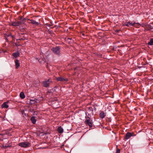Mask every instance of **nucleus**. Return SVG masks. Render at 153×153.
Segmentation results:
<instances>
[{"label":"nucleus","mask_w":153,"mask_h":153,"mask_svg":"<svg viewBox=\"0 0 153 153\" xmlns=\"http://www.w3.org/2000/svg\"><path fill=\"white\" fill-rule=\"evenodd\" d=\"M36 118V117L35 116H33L31 118V120L32 123L33 124H35L36 122V120L35 119Z\"/></svg>","instance_id":"10"},{"label":"nucleus","mask_w":153,"mask_h":153,"mask_svg":"<svg viewBox=\"0 0 153 153\" xmlns=\"http://www.w3.org/2000/svg\"><path fill=\"white\" fill-rule=\"evenodd\" d=\"M66 40L69 43H70L71 42L72 38H67Z\"/></svg>","instance_id":"22"},{"label":"nucleus","mask_w":153,"mask_h":153,"mask_svg":"<svg viewBox=\"0 0 153 153\" xmlns=\"http://www.w3.org/2000/svg\"><path fill=\"white\" fill-rule=\"evenodd\" d=\"M93 107H94V108L95 110L96 111V108L94 106H93Z\"/></svg>","instance_id":"27"},{"label":"nucleus","mask_w":153,"mask_h":153,"mask_svg":"<svg viewBox=\"0 0 153 153\" xmlns=\"http://www.w3.org/2000/svg\"><path fill=\"white\" fill-rule=\"evenodd\" d=\"M58 132L59 133L61 134L63 132V130L62 128V127L60 126H59L57 129Z\"/></svg>","instance_id":"13"},{"label":"nucleus","mask_w":153,"mask_h":153,"mask_svg":"<svg viewBox=\"0 0 153 153\" xmlns=\"http://www.w3.org/2000/svg\"><path fill=\"white\" fill-rule=\"evenodd\" d=\"M31 23L32 24H34L37 25H39V23L38 22H36L35 20H31Z\"/></svg>","instance_id":"18"},{"label":"nucleus","mask_w":153,"mask_h":153,"mask_svg":"<svg viewBox=\"0 0 153 153\" xmlns=\"http://www.w3.org/2000/svg\"><path fill=\"white\" fill-rule=\"evenodd\" d=\"M105 113L103 111L101 112L100 114V117L103 119L105 117Z\"/></svg>","instance_id":"12"},{"label":"nucleus","mask_w":153,"mask_h":153,"mask_svg":"<svg viewBox=\"0 0 153 153\" xmlns=\"http://www.w3.org/2000/svg\"><path fill=\"white\" fill-rule=\"evenodd\" d=\"M37 99L30 100V104H35L36 102Z\"/></svg>","instance_id":"17"},{"label":"nucleus","mask_w":153,"mask_h":153,"mask_svg":"<svg viewBox=\"0 0 153 153\" xmlns=\"http://www.w3.org/2000/svg\"><path fill=\"white\" fill-rule=\"evenodd\" d=\"M52 82V81L50 79L47 80H45L43 82V86L45 87H48L49 86V85Z\"/></svg>","instance_id":"4"},{"label":"nucleus","mask_w":153,"mask_h":153,"mask_svg":"<svg viewBox=\"0 0 153 153\" xmlns=\"http://www.w3.org/2000/svg\"><path fill=\"white\" fill-rule=\"evenodd\" d=\"M20 53L18 51H17L16 52L14 53L13 54V56L14 57H17L19 56Z\"/></svg>","instance_id":"14"},{"label":"nucleus","mask_w":153,"mask_h":153,"mask_svg":"<svg viewBox=\"0 0 153 153\" xmlns=\"http://www.w3.org/2000/svg\"><path fill=\"white\" fill-rule=\"evenodd\" d=\"M52 51L55 54L57 55L58 56H60L61 55V53L60 52V47L59 46H56L53 47L51 49Z\"/></svg>","instance_id":"2"},{"label":"nucleus","mask_w":153,"mask_h":153,"mask_svg":"<svg viewBox=\"0 0 153 153\" xmlns=\"http://www.w3.org/2000/svg\"><path fill=\"white\" fill-rule=\"evenodd\" d=\"M148 45H153V39H151L149 42L148 43Z\"/></svg>","instance_id":"20"},{"label":"nucleus","mask_w":153,"mask_h":153,"mask_svg":"<svg viewBox=\"0 0 153 153\" xmlns=\"http://www.w3.org/2000/svg\"><path fill=\"white\" fill-rule=\"evenodd\" d=\"M8 102H4L1 105V107L2 108H8L9 106L7 104Z\"/></svg>","instance_id":"11"},{"label":"nucleus","mask_w":153,"mask_h":153,"mask_svg":"<svg viewBox=\"0 0 153 153\" xmlns=\"http://www.w3.org/2000/svg\"><path fill=\"white\" fill-rule=\"evenodd\" d=\"M20 97L22 99H24L25 97V95L24 93L23 92L20 93L19 95Z\"/></svg>","instance_id":"15"},{"label":"nucleus","mask_w":153,"mask_h":153,"mask_svg":"<svg viewBox=\"0 0 153 153\" xmlns=\"http://www.w3.org/2000/svg\"><path fill=\"white\" fill-rule=\"evenodd\" d=\"M136 134H134V133L127 132L126 133L125 136V138L126 139H128L130 137L132 136H135Z\"/></svg>","instance_id":"5"},{"label":"nucleus","mask_w":153,"mask_h":153,"mask_svg":"<svg viewBox=\"0 0 153 153\" xmlns=\"http://www.w3.org/2000/svg\"><path fill=\"white\" fill-rule=\"evenodd\" d=\"M19 146L22 147L27 148L30 146V144L29 143L27 142H26L19 143Z\"/></svg>","instance_id":"3"},{"label":"nucleus","mask_w":153,"mask_h":153,"mask_svg":"<svg viewBox=\"0 0 153 153\" xmlns=\"http://www.w3.org/2000/svg\"><path fill=\"white\" fill-rule=\"evenodd\" d=\"M120 150L119 149H117L116 151V153H120Z\"/></svg>","instance_id":"25"},{"label":"nucleus","mask_w":153,"mask_h":153,"mask_svg":"<svg viewBox=\"0 0 153 153\" xmlns=\"http://www.w3.org/2000/svg\"><path fill=\"white\" fill-rule=\"evenodd\" d=\"M123 26H126L128 27L131 26H134V27L139 26L140 25V24L139 23H135V22H126L123 24Z\"/></svg>","instance_id":"1"},{"label":"nucleus","mask_w":153,"mask_h":153,"mask_svg":"<svg viewBox=\"0 0 153 153\" xmlns=\"http://www.w3.org/2000/svg\"><path fill=\"white\" fill-rule=\"evenodd\" d=\"M37 112L36 111H34L33 114V115L35 116H37Z\"/></svg>","instance_id":"23"},{"label":"nucleus","mask_w":153,"mask_h":153,"mask_svg":"<svg viewBox=\"0 0 153 153\" xmlns=\"http://www.w3.org/2000/svg\"><path fill=\"white\" fill-rule=\"evenodd\" d=\"M56 79L58 81L62 82H67L68 80V78L63 77L61 76L57 77Z\"/></svg>","instance_id":"7"},{"label":"nucleus","mask_w":153,"mask_h":153,"mask_svg":"<svg viewBox=\"0 0 153 153\" xmlns=\"http://www.w3.org/2000/svg\"><path fill=\"white\" fill-rule=\"evenodd\" d=\"M39 62L40 63H42L45 62V59L43 58H42V59H40L38 60Z\"/></svg>","instance_id":"16"},{"label":"nucleus","mask_w":153,"mask_h":153,"mask_svg":"<svg viewBox=\"0 0 153 153\" xmlns=\"http://www.w3.org/2000/svg\"><path fill=\"white\" fill-rule=\"evenodd\" d=\"M3 135L2 134H0V141L2 140V139L3 138Z\"/></svg>","instance_id":"24"},{"label":"nucleus","mask_w":153,"mask_h":153,"mask_svg":"<svg viewBox=\"0 0 153 153\" xmlns=\"http://www.w3.org/2000/svg\"><path fill=\"white\" fill-rule=\"evenodd\" d=\"M16 68L17 69L20 66L19 61L18 60L16 59L15 61Z\"/></svg>","instance_id":"9"},{"label":"nucleus","mask_w":153,"mask_h":153,"mask_svg":"<svg viewBox=\"0 0 153 153\" xmlns=\"http://www.w3.org/2000/svg\"><path fill=\"white\" fill-rule=\"evenodd\" d=\"M88 111L89 112L91 113V114L92 113L93 111V109L91 107H90L88 108Z\"/></svg>","instance_id":"19"},{"label":"nucleus","mask_w":153,"mask_h":153,"mask_svg":"<svg viewBox=\"0 0 153 153\" xmlns=\"http://www.w3.org/2000/svg\"><path fill=\"white\" fill-rule=\"evenodd\" d=\"M21 22L20 21H18L17 22H13L10 24V25L14 26H19L21 25Z\"/></svg>","instance_id":"8"},{"label":"nucleus","mask_w":153,"mask_h":153,"mask_svg":"<svg viewBox=\"0 0 153 153\" xmlns=\"http://www.w3.org/2000/svg\"><path fill=\"white\" fill-rule=\"evenodd\" d=\"M10 146H7V145L3 146V147H4L5 148H7L9 147H10Z\"/></svg>","instance_id":"26"},{"label":"nucleus","mask_w":153,"mask_h":153,"mask_svg":"<svg viewBox=\"0 0 153 153\" xmlns=\"http://www.w3.org/2000/svg\"><path fill=\"white\" fill-rule=\"evenodd\" d=\"M92 120L88 118L85 120V124L88 125L90 128H91L92 126Z\"/></svg>","instance_id":"6"},{"label":"nucleus","mask_w":153,"mask_h":153,"mask_svg":"<svg viewBox=\"0 0 153 153\" xmlns=\"http://www.w3.org/2000/svg\"><path fill=\"white\" fill-rule=\"evenodd\" d=\"M85 118H90L89 116V114L87 112H85Z\"/></svg>","instance_id":"21"}]
</instances>
